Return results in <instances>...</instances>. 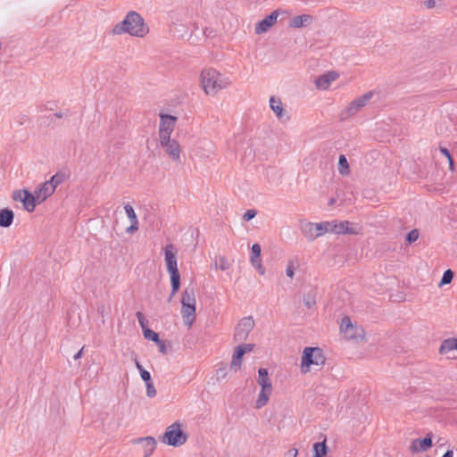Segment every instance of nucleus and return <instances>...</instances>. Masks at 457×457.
<instances>
[{"mask_svg":"<svg viewBox=\"0 0 457 457\" xmlns=\"http://www.w3.org/2000/svg\"><path fill=\"white\" fill-rule=\"evenodd\" d=\"M453 453L451 450L446 451L442 457H453Z\"/></svg>","mask_w":457,"mask_h":457,"instance_id":"obj_53","label":"nucleus"},{"mask_svg":"<svg viewBox=\"0 0 457 457\" xmlns=\"http://www.w3.org/2000/svg\"><path fill=\"white\" fill-rule=\"evenodd\" d=\"M303 303L307 308H312L315 305V300L311 296H304Z\"/></svg>","mask_w":457,"mask_h":457,"instance_id":"obj_45","label":"nucleus"},{"mask_svg":"<svg viewBox=\"0 0 457 457\" xmlns=\"http://www.w3.org/2000/svg\"><path fill=\"white\" fill-rule=\"evenodd\" d=\"M164 254L168 272L179 270L174 245L171 244L167 245L165 247Z\"/></svg>","mask_w":457,"mask_h":457,"instance_id":"obj_14","label":"nucleus"},{"mask_svg":"<svg viewBox=\"0 0 457 457\" xmlns=\"http://www.w3.org/2000/svg\"><path fill=\"white\" fill-rule=\"evenodd\" d=\"M195 293L193 287H187L182 293L181 304L182 305H193L195 306Z\"/></svg>","mask_w":457,"mask_h":457,"instance_id":"obj_25","label":"nucleus"},{"mask_svg":"<svg viewBox=\"0 0 457 457\" xmlns=\"http://www.w3.org/2000/svg\"><path fill=\"white\" fill-rule=\"evenodd\" d=\"M140 376H141V378L145 381V383H149V382H152V378H151V374L149 371L147 370H142V372H140Z\"/></svg>","mask_w":457,"mask_h":457,"instance_id":"obj_46","label":"nucleus"},{"mask_svg":"<svg viewBox=\"0 0 457 457\" xmlns=\"http://www.w3.org/2000/svg\"><path fill=\"white\" fill-rule=\"evenodd\" d=\"M424 5L428 8V9H431V8H434L436 6V1L435 0H426L424 2Z\"/></svg>","mask_w":457,"mask_h":457,"instance_id":"obj_50","label":"nucleus"},{"mask_svg":"<svg viewBox=\"0 0 457 457\" xmlns=\"http://www.w3.org/2000/svg\"><path fill=\"white\" fill-rule=\"evenodd\" d=\"M294 270H295V262H294V261H289L287 262V270H286L287 276L292 278L295 274Z\"/></svg>","mask_w":457,"mask_h":457,"instance_id":"obj_41","label":"nucleus"},{"mask_svg":"<svg viewBox=\"0 0 457 457\" xmlns=\"http://www.w3.org/2000/svg\"><path fill=\"white\" fill-rule=\"evenodd\" d=\"M258 384L261 386V389L263 390H272V384L269 378L268 370L265 368H261L258 370Z\"/></svg>","mask_w":457,"mask_h":457,"instance_id":"obj_23","label":"nucleus"},{"mask_svg":"<svg viewBox=\"0 0 457 457\" xmlns=\"http://www.w3.org/2000/svg\"><path fill=\"white\" fill-rule=\"evenodd\" d=\"M338 77L337 72L328 71L316 79L315 85L318 88L327 89L331 82L335 81Z\"/></svg>","mask_w":457,"mask_h":457,"instance_id":"obj_18","label":"nucleus"},{"mask_svg":"<svg viewBox=\"0 0 457 457\" xmlns=\"http://www.w3.org/2000/svg\"><path fill=\"white\" fill-rule=\"evenodd\" d=\"M256 214H257V212L255 210H253V209L247 210L245 212L243 219H244V220L248 221V220L253 219L256 216Z\"/></svg>","mask_w":457,"mask_h":457,"instance_id":"obj_42","label":"nucleus"},{"mask_svg":"<svg viewBox=\"0 0 457 457\" xmlns=\"http://www.w3.org/2000/svg\"><path fill=\"white\" fill-rule=\"evenodd\" d=\"M336 203V199L335 198H331L329 201H328V205H333L334 204Z\"/></svg>","mask_w":457,"mask_h":457,"instance_id":"obj_55","label":"nucleus"},{"mask_svg":"<svg viewBox=\"0 0 457 457\" xmlns=\"http://www.w3.org/2000/svg\"><path fill=\"white\" fill-rule=\"evenodd\" d=\"M270 107L275 113L276 117L281 121H288L290 117L287 114L283 107V104L280 98L276 96H271L270 98Z\"/></svg>","mask_w":457,"mask_h":457,"instance_id":"obj_12","label":"nucleus"},{"mask_svg":"<svg viewBox=\"0 0 457 457\" xmlns=\"http://www.w3.org/2000/svg\"><path fill=\"white\" fill-rule=\"evenodd\" d=\"M373 92L369 91L364 95L355 98L348 105L340 112L339 119L340 120H346L350 117L358 113L362 107H364L367 103L372 98Z\"/></svg>","mask_w":457,"mask_h":457,"instance_id":"obj_5","label":"nucleus"},{"mask_svg":"<svg viewBox=\"0 0 457 457\" xmlns=\"http://www.w3.org/2000/svg\"><path fill=\"white\" fill-rule=\"evenodd\" d=\"M124 210L131 222L130 226L126 228V232L129 234H133L138 230V220L137 214L133 207L129 204L124 206Z\"/></svg>","mask_w":457,"mask_h":457,"instance_id":"obj_21","label":"nucleus"},{"mask_svg":"<svg viewBox=\"0 0 457 457\" xmlns=\"http://www.w3.org/2000/svg\"><path fill=\"white\" fill-rule=\"evenodd\" d=\"M420 233L418 229L411 230L406 236V241L409 244L415 242L419 238Z\"/></svg>","mask_w":457,"mask_h":457,"instance_id":"obj_38","label":"nucleus"},{"mask_svg":"<svg viewBox=\"0 0 457 457\" xmlns=\"http://www.w3.org/2000/svg\"><path fill=\"white\" fill-rule=\"evenodd\" d=\"M271 393H272V390L261 389V392H260L258 398L255 402V407L257 409H261L263 406H265L269 402Z\"/></svg>","mask_w":457,"mask_h":457,"instance_id":"obj_29","label":"nucleus"},{"mask_svg":"<svg viewBox=\"0 0 457 457\" xmlns=\"http://www.w3.org/2000/svg\"><path fill=\"white\" fill-rule=\"evenodd\" d=\"M313 457H325L327 454L326 440L313 445Z\"/></svg>","mask_w":457,"mask_h":457,"instance_id":"obj_32","label":"nucleus"},{"mask_svg":"<svg viewBox=\"0 0 457 457\" xmlns=\"http://www.w3.org/2000/svg\"><path fill=\"white\" fill-rule=\"evenodd\" d=\"M439 151L441 152L442 154H444L447 158V160L452 157V155L447 148L440 146Z\"/></svg>","mask_w":457,"mask_h":457,"instance_id":"obj_49","label":"nucleus"},{"mask_svg":"<svg viewBox=\"0 0 457 457\" xmlns=\"http://www.w3.org/2000/svg\"><path fill=\"white\" fill-rule=\"evenodd\" d=\"M261 252H262L261 245L257 243L253 244L252 246L251 256H255V257L261 256Z\"/></svg>","mask_w":457,"mask_h":457,"instance_id":"obj_43","label":"nucleus"},{"mask_svg":"<svg viewBox=\"0 0 457 457\" xmlns=\"http://www.w3.org/2000/svg\"><path fill=\"white\" fill-rule=\"evenodd\" d=\"M456 350H457V348H456Z\"/></svg>","mask_w":457,"mask_h":457,"instance_id":"obj_58","label":"nucleus"},{"mask_svg":"<svg viewBox=\"0 0 457 457\" xmlns=\"http://www.w3.org/2000/svg\"><path fill=\"white\" fill-rule=\"evenodd\" d=\"M244 354L245 351L242 348H237V346L235 348L229 366L231 370L237 372L241 369Z\"/></svg>","mask_w":457,"mask_h":457,"instance_id":"obj_24","label":"nucleus"},{"mask_svg":"<svg viewBox=\"0 0 457 457\" xmlns=\"http://www.w3.org/2000/svg\"><path fill=\"white\" fill-rule=\"evenodd\" d=\"M316 225L313 222L300 220L299 228L308 241H314L317 238L315 230Z\"/></svg>","mask_w":457,"mask_h":457,"instance_id":"obj_17","label":"nucleus"},{"mask_svg":"<svg viewBox=\"0 0 457 457\" xmlns=\"http://www.w3.org/2000/svg\"><path fill=\"white\" fill-rule=\"evenodd\" d=\"M21 119H22V120H21L19 121V122H20V124H23V120H26V116H22V117H21Z\"/></svg>","mask_w":457,"mask_h":457,"instance_id":"obj_56","label":"nucleus"},{"mask_svg":"<svg viewBox=\"0 0 457 457\" xmlns=\"http://www.w3.org/2000/svg\"><path fill=\"white\" fill-rule=\"evenodd\" d=\"M237 348H242L245 351V353H250L253 350L254 345L253 344H244L237 346Z\"/></svg>","mask_w":457,"mask_h":457,"instance_id":"obj_47","label":"nucleus"},{"mask_svg":"<svg viewBox=\"0 0 457 457\" xmlns=\"http://www.w3.org/2000/svg\"><path fill=\"white\" fill-rule=\"evenodd\" d=\"M457 349V338H448L445 339L441 346L439 348V353L441 354H446L449 352H452L453 350Z\"/></svg>","mask_w":457,"mask_h":457,"instance_id":"obj_28","label":"nucleus"},{"mask_svg":"<svg viewBox=\"0 0 457 457\" xmlns=\"http://www.w3.org/2000/svg\"><path fill=\"white\" fill-rule=\"evenodd\" d=\"M316 234L317 237L323 236L324 234L330 232L331 233V224L330 221H322L320 223H315Z\"/></svg>","mask_w":457,"mask_h":457,"instance_id":"obj_31","label":"nucleus"},{"mask_svg":"<svg viewBox=\"0 0 457 457\" xmlns=\"http://www.w3.org/2000/svg\"><path fill=\"white\" fill-rule=\"evenodd\" d=\"M278 17V12L276 10L262 21H258L254 28L255 34L261 35L267 32L277 22Z\"/></svg>","mask_w":457,"mask_h":457,"instance_id":"obj_11","label":"nucleus"},{"mask_svg":"<svg viewBox=\"0 0 457 457\" xmlns=\"http://www.w3.org/2000/svg\"><path fill=\"white\" fill-rule=\"evenodd\" d=\"M14 219V213L12 210L4 208L0 210V227L9 228Z\"/></svg>","mask_w":457,"mask_h":457,"instance_id":"obj_26","label":"nucleus"},{"mask_svg":"<svg viewBox=\"0 0 457 457\" xmlns=\"http://www.w3.org/2000/svg\"><path fill=\"white\" fill-rule=\"evenodd\" d=\"M180 427L181 424L178 422L169 426L162 437V441L175 447L184 445L187 442V436L181 430Z\"/></svg>","mask_w":457,"mask_h":457,"instance_id":"obj_4","label":"nucleus"},{"mask_svg":"<svg viewBox=\"0 0 457 457\" xmlns=\"http://www.w3.org/2000/svg\"><path fill=\"white\" fill-rule=\"evenodd\" d=\"M325 362L326 357L320 347H305L301 360V371L305 374L310 371L312 366L320 370Z\"/></svg>","mask_w":457,"mask_h":457,"instance_id":"obj_3","label":"nucleus"},{"mask_svg":"<svg viewBox=\"0 0 457 457\" xmlns=\"http://www.w3.org/2000/svg\"><path fill=\"white\" fill-rule=\"evenodd\" d=\"M83 349L84 347H82L74 356H73V359L74 360H78L79 359L81 356H82V353H83Z\"/></svg>","mask_w":457,"mask_h":457,"instance_id":"obj_52","label":"nucleus"},{"mask_svg":"<svg viewBox=\"0 0 457 457\" xmlns=\"http://www.w3.org/2000/svg\"><path fill=\"white\" fill-rule=\"evenodd\" d=\"M54 186L48 181L42 183L36 190L35 194L38 202L45 201L47 197L54 193Z\"/></svg>","mask_w":457,"mask_h":457,"instance_id":"obj_20","label":"nucleus"},{"mask_svg":"<svg viewBox=\"0 0 457 457\" xmlns=\"http://www.w3.org/2000/svg\"><path fill=\"white\" fill-rule=\"evenodd\" d=\"M181 314L185 325L191 327L195 320V306L193 305H182Z\"/></svg>","mask_w":457,"mask_h":457,"instance_id":"obj_22","label":"nucleus"},{"mask_svg":"<svg viewBox=\"0 0 457 457\" xmlns=\"http://www.w3.org/2000/svg\"><path fill=\"white\" fill-rule=\"evenodd\" d=\"M143 334L145 338L151 340L153 342H157V340L159 339V335L148 328L143 329Z\"/></svg>","mask_w":457,"mask_h":457,"instance_id":"obj_36","label":"nucleus"},{"mask_svg":"<svg viewBox=\"0 0 457 457\" xmlns=\"http://www.w3.org/2000/svg\"><path fill=\"white\" fill-rule=\"evenodd\" d=\"M149 31L148 26L145 23L142 16L134 11L129 12L125 19L116 24L112 29L115 35L128 33L133 37H143Z\"/></svg>","mask_w":457,"mask_h":457,"instance_id":"obj_1","label":"nucleus"},{"mask_svg":"<svg viewBox=\"0 0 457 457\" xmlns=\"http://www.w3.org/2000/svg\"><path fill=\"white\" fill-rule=\"evenodd\" d=\"M454 277V273L451 270H446L441 278L439 283L440 286L450 284Z\"/></svg>","mask_w":457,"mask_h":457,"instance_id":"obj_35","label":"nucleus"},{"mask_svg":"<svg viewBox=\"0 0 457 457\" xmlns=\"http://www.w3.org/2000/svg\"><path fill=\"white\" fill-rule=\"evenodd\" d=\"M154 343L157 345L160 353H162L163 354L166 353L167 347H166V344L163 340L159 338L157 340V342H154Z\"/></svg>","mask_w":457,"mask_h":457,"instance_id":"obj_44","label":"nucleus"},{"mask_svg":"<svg viewBox=\"0 0 457 457\" xmlns=\"http://www.w3.org/2000/svg\"><path fill=\"white\" fill-rule=\"evenodd\" d=\"M216 266L221 270H226L229 268V262L224 256H220Z\"/></svg>","mask_w":457,"mask_h":457,"instance_id":"obj_37","label":"nucleus"},{"mask_svg":"<svg viewBox=\"0 0 457 457\" xmlns=\"http://www.w3.org/2000/svg\"><path fill=\"white\" fill-rule=\"evenodd\" d=\"M250 262H251V264L253 265V267L261 274V275H264L265 274V269L263 268L262 264V257L261 256H258V257H255V256H251L250 257Z\"/></svg>","mask_w":457,"mask_h":457,"instance_id":"obj_33","label":"nucleus"},{"mask_svg":"<svg viewBox=\"0 0 457 457\" xmlns=\"http://www.w3.org/2000/svg\"><path fill=\"white\" fill-rule=\"evenodd\" d=\"M170 276V285H171V293L168 299V302H170L174 297L176 293L179 290L180 287V274L179 271H172L169 272Z\"/></svg>","mask_w":457,"mask_h":457,"instance_id":"obj_27","label":"nucleus"},{"mask_svg":"<svg viewBox=\"0 0 457 457\" xmlns=\"http://www.w3.org/2000/svg\"><path fill=\"white\" fill-rule=\"evenodd\" d=\"M448 162H449V168L451 170H453V157L449 158L448 159Z\"/></svg>","mask_w":457,"mask_h":457,"instance_id":"obj_54","label":"nucleus"},{"mask_svg":"<svg viewBox=\"0 0 457 457\" xmlns=\"http://www.w3.org/2000/svg\"><path fill=\"white\" fill-rule=\"evenodd\" d=\"M331 224V233L335 234H350V235H356L358 232L350 227V222L348 220L345 221H338V220H332L330 221Z\"/></svg>","mask_w":457,"mask_h":457,"instance_id":"obj_15","label":"nucleus"},{"mask_svg":"<svg viewBox=\"0 0 457 457\" xmlns=\"http://www.w3.org/2000/svg\"><path fill=\"white\" fill-rule=\"evenodd\" d=\"M145 386H146V395L150 398L154 397L156 395V389L154 386L153 381L146 383Z\"/></svg>","mask_w":457,"mask_h":457,"instance_id":"obj_39","label":"nucleus"},{"mask_svg":"<svg viewBox=\"0 0 457 457\" xmlns=\"http://www.w3.org/2000/svg\"><path fill=\"white\" fill-rule=\"evenodd\" d=\"M297 453H298L297 449H295V448H291V449H289V450L285 453V457H296V456H297Z\"/></svg>","mask_w":457,"mask_h":457,"instance_id":"obj_48","label":"nucleus"},{"mask_svg":"<svg viewBox=\"0 0 457 457\" xmlns=\"http://www.w3.org/2000/svg\"><path fill=\"white\" fill-rule=\"evenodd\" d=\"M432 446V439L430 436H427L423 439H415L411 442L410 450L412 453L426 452Z\"/></svg>","mask_w":457,"mask_h":457,"instance_id":"obj_19","label":"nucleus"},{"mask_svg":"<svg viewBox=\"0 0 457 457\" xmlns=\"http://www.w3.org/2000/svg\"><path fill=\"white\" fill-rule=\"evenodd\" d=\"M340 331L348 339H357L364 337V330L361 328L353 325L349 317L345 316L342 319L340 324Z\"/></svg>","mask_w":457,"mask_h":457,"instance_id":"obj_10","label":"nucleus"},{"mask_svg":"<svg viewBox=\"0 0 457 457\" xmlns=\"http://www.w3.org/2000/svg\"><path fill=\"white\" fill-rule=\"evenodd\" d=\"M55 116H56L57 118H62V113H55Z\"/></svg>","mask_w":457,"mask_h":457,"instance_id":"obj_57","label":"nucleus"},{"mask_svg":"<svg viewBox=\"0 0 457 457\" xmlns=\"http://www.w3.org/2000/svg\"><path fill=\"white\" fill-rule=\"evenodd\" d=\"M202 87L207 96H214L230 85L228 78L213 68H204L200 74Z\"/></svg>","mask_w":457,"mask_h":457,"instance_id":"obj_2","label":"nucleus"},{"mask_svg":"<svg viewBox=\"0 0 457 457\" xmlns=\"http://www.w3.org/2000/svg\"><path fill=\"white\" fill-rule=\"evenodd\" d=\"M254 325L255 322L252 316L241 319L235 328L234 340L237 342L245 341L250 332L253 329Z\"/></svg>","mask_w":457,"mask_h":457,"instance_id":"obj_6","label":"nucleus"},{"mask_svg":"<svg viewBox=\"0 0 457 457\" xmlns=\"http://www.w3.org/2000/svg\"><path fill=\"white\" fill-rule=\"evenodd\" d=\"M338 171L342 176H347L351 171L347 159L344 154L339 155L338 158Z\"/></svg>","mask_w":457,"mask_h":457,"instance_id":"obj_30","label":"nucleus"},{"mask_svg":"<svg viewBox=\"0 0 457 457\" xmlns=\"http://www.w3.org/2000/svg\"><path fill=\"white\" fill-rule=\"evenodd\" d=\"M135 364L139 372H142V370H145L143 366L140 364V362L137 359H135Z\"/></svg>","mask_w":457,"mask_h":457,"instance_id":"obj_51","label":"nucleus"},{"mask_svg":"<svg viewBox=\"0 0 457 457\" xmlns=\"http://www.w3.org/2000/svg\"><path fill=\"white\" fill-rule=\"evenodd\" d=\"M136 316L138 320V323H139L140 327L142 328V329L146 328V325H147L148 321L146 320V319L145 318L143 313L141 312H137L136 313Z\"/></svg>","mask_w":457,"mask_h":457,"instance_id":"obj_40","label":"nucleus"},{"mask_svg":"<svg viewBox=\"0 0 457 457\" xmlns=\"http://www.w3.org/2000/svg\"><path fill=\"white\" fill-rule=\"evenodd\" d=\"M160 125H159V138L165 139L171 136L177 121V117L165 113H160Z\"/></svg>","mask_w":457,"mask_h":457,"instance_id":"obj_8","label":"nucleus"},{"mask_svg":"<svg viewBox=\"0 0 457 457\" xmlns=\"http://www.w3.org/2000/svg\"><path fill=\"white\" fill-rule=\"evenodd\" d=\"M66 179V175L63 172H57L52 178L48 182L54 186V188L55 189L60 184H62Z\"/></svg>","mask_w":457,"mask_h":457,"instance_id":"obj_34","label":"nucleus"},{"mask_svg":"<svg viewBox=\"0 0 457 457\" xmlns=\"http://www.w3.org/2000/svg\"><path fill=\"white\" fill-rule=\"evenodd\" d=\"M314 21L315 18L310 14L297 15L290 19L288 26L292 29H302L310 26Z\"/></svg>","mask_w":457,"mask_h":457,"instance_id":"obj_16","label":"nucleus"},{"mask_svg":"<svg viewBox=\"0 0 457 457\" xmlns=\"http://www.w3.org/2000/svg\"><path fill=\"white\" fill-rule=\"evenodd\" d=\"M12 199L14 201L21 202L24 209L29 212L35 210L36 201L37 200L36 194H32L27 189L13 191Z\"/></svg>","mask_w":457,"mask_h":457,"instance_id":"obj_9","label":"nucleus"},{"mask_svg":"<svg viewBox=\"0 0 457 457\" xmlns=\"http://www.w3.org/2000/svg\"><path fill=\"white\" fill-rule=\"evenodd\" d=\"M134 443L140 445L143 457H150L156 446V441L152 436L137 438Z\"/></svg>","mask_w":457,"mask_h":457,"instance_id":"obj_13","label":"nucleus"},{"mask_svg":"<svg viewBox=\"0 0 457 457\" xmlns=\"http://www.w3.org/2000/svg\"><path fill=\"white\" fill-rule=\"evenodd\" d=\"M160 145L165 150V153L169 157L176 163H181V147L179 142L175 139H171L170 137L159 138Z\"/></svg>","mask_w":457,"mask_h":457,"instance_id":"obj_7","label":"nucleus"}]
</instances>
